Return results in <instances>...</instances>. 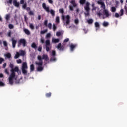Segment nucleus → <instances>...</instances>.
Returning <instances> with one entry per match:
<instances>
[{
  "mask_svg": "<svg viewBox=\"0 0 127 127\" xmlns=\"http://www.w3.org/2000/svg\"><path fill=\"white\" fill-rule=\"evenodd\" d=\"M29 27L30 28H31V29H32V30H33V29H34V26L33 25V24L32 23H30L29 25Z\"/></svg>",
  "mask_w": 127,
  "mask_h": 127,
  "instance_id": "72a5a7b5",
  "label": "nucleus"
},
{
  "mask_svg": "<svg viewBox=\"0 0 127 127\" xmlns=\"http://www.w3.org/2000/svg\"><path fill=\"white\" fill-rule=\"evenodd\" d=\"M84 9L86 11V13H84L86 16H89L90 15V3L89 2H86V6L84 7Z\"/></svg>",
  "mask_w": 127,
  "mask_h": 127,
  "instance_id": "39448f33",
  "label": "nucleus"
},
{
  "mask_svg": "<svg viewBox=\"0 0 127 127\" xmlns=\"http://www.w3.org/2000/svg\"><path fill=\"white\" fill-rule=\"evenodd\" d=\"M62 19L64 21V25H66V26L69 25L71 22V17L69 15H66L65 17V16L63 15L62 17Z\"/></svg>",
  "mask_w": 127,
  "mask_h": 127,
  "instance_id": "f03ea898",
  "label": "nucleus"
},
{
  "mask_svg": "<svg viewBox=\"0 0 127 127\" xmlns=\"http://www.w3.org/2000/svg\"><path fill=\"white\" fill-rule=\"evenodd\" d=\"M48 22V20H45L44 21V25H45V26H47V23Z\"/></svg>",
  "mask_w": 127,
  "mask_h": 127,
  "instance_id": "de8ad7c7",
  "label": "nucleus"
},
{
  "mask_svg": "<svg viewBox=\"0 0 127 127\" xmlns=\"http://www.w3.org/2000/svg\"><path fill=\"white\" fill-rule=\"evenodd\" d=\"M47 26H48V28H49V29H51V28H52V24L51 23H49L47 25Z\"/></svg>",
  "mask_w": 127,
  "mask_h": 127,
  "instance_id": "e433bc0d",
  "label": "nucleus"
},
{
  "mask_svg": "<svg viewBox=\"0 0 127 127\" xmlns=\"http://www.w3.org/2000/svg\"><path fill=\"white\" fill-rule=\"evenodd\" d=\"M12 0H9L7 1V3H9V4H12Z\"/></svg>",
  "mask_w": 127,
  "mask_h": 127,
  "instance_id": "5fc2aeb1",
  "label": "nucleus"
},
{
  "mask_svg": "<svg viewBox=\"0 0 127 127\" xmlns=\"http://www.w3.org/2000/svg\"><path fill=\"white\" fill-rule=\"evenodd\" d=\"M8 28H9V29H13L14 28V26H13V25L11 24H9L8 25Z\"/></svg>",
  "mask_w": 127,
  "mask_h": 127,
  "instance_id": "7c9ffc66",
  "label": "nucleus"
},
{
  "mask_svg": "<svg viewBox=\"0 0 127 127\" xmlns=\"http://www.w3.org/2000/svg\"><path fill=\"white\" fill-rule=\"evenodd\" d=\"M97 3L98 4H100L101 5V8H103L104 10L106 9V5H105V3L99 1L97 2Z\"/></svg>",
  "mask_w": 127,
  "mask_h": 127,
  "instance_id": "2eb2a0df",
  "label": "nucleus"
},
{
  "mask_svg": "<svg viewBox=\"0 0 127 127\" xmlns=\"http://www.w3.org/2000/svg\"><path fill=\"white\" fill-rule=\"evenodd\" d=\"M24 32H25V34H27V35H30V31L27 29L24 28L23 29Z\"/></svg>",
  "mask_w": 127,
  "mask_h": 127,
  "instance_id": "f3484780",
  "label": "nucleus"
},
{
  "mask_svg": "<svg viewBox=\"0 0 127 127\" xmlns=\"http://www.w3.org/2000/svg\"><path fill=\"white\" fill-rule=\"evenodd\" d=\"M55 55H56V52L55 51H52V56L53 57H55Z\"/></svg>",
  "mask_w": 127,
  "mask_h": 127,
  "instance_id": "4c0bfd02",
  "label": "nucleus"
},
{
  "mask_svg": "<svg viewBox=\"0 0 127 127\" xmlns=\"http://www.w3.org/2000/svg\"><path fill=\"white\" fill-rule=\"evenodd\" d=\"M57 28V27H56V24H53V29L54 31H55Z\"/></svg>",
  "mask_w": 127,
  "mask_h": 127,
  "instance_id": "f704fd0d",
  "label": "nucleus"
},
{
  "mask_svg": "<svg viewBox=\"0 0 127 127\" xmlns=\"http://www.w3.org/2000/svg\"><path fill=\"white\" fill-rule=\"evenodd\" d=\"M60 40L59 39H54V38H53L52 40V41L54 43H58V42H59Z\"/></svg>",
  "mask_w": 127,
  "mask_h": 127,
  "instance_id": "a211bd4d",
  "label": "nucleus"
},
{
  "mask_svg": "<svg viewBox=\"0 0 127 127\" xmlns=\"http://www.w3.org/2000/svg\"><path fill=\"white\" fill-rule=\"evenodd\" d=\"M4 86V83L2 81H0V86L3 87Z\"/></svg>",
  "mask_w": 127,
  "mask_h": 127,
  "instance_id": "3c124183",
  "label": "nucleus"
},
{
  "mask_svg": "<svg viewBox=\"0 0 127 127\" xmlns=\"http://www.w3.org/2000/svg\"><path fill=\"white\" fill-rule=\"evenodd\" d=\"M103 14H102V13L98 12H97V15L98 16H99V17H101V16Z\"/></svg>",
  "mask_w": 127,
  "mask_h": 127,
  "instance_id": "4d7b16f0",
  "label": "nucleus"
},
{
  "mask_svg": "<svg viewBox=\"0 0 127 127\" xmlns=\"http://www.w3.org/2000/svg\"><path fill=\"white\" fill-rule=\"evenodd\" d=\"M50 36H51V34L50 33H48L46 35V38H49V37H50Z\"/></svg>",
  "mask_w": 127,
  "mask_h": 127,
  "instance_id": "13d9d810",
  "label": "nucleus"
},
{
  "mask_svg": "<svg viewBox=\"0 0 127 127\" xmlns=\"http://www.w3.org/2000/svg\"><path fill=\"white\" fill-rule=\"evenodd\" d=\"M74 22H75V24H76V25L79 24V19H75L74 20Z\"/></svg>",
  "mask_w": 127,
  "mask_h": 127,
  "instance_id": "c03bdc74",
  "label": "nucleus"
},
{
  "mask_svg": "<svg viewBox=\"0 0 127 127\" xmlns=\"http://www.w3.org/2000/svg\"><path fill=\"white\" fill-rule=\"evenodd\" d=\"M25 1H24V0H20V4H24L25 3Z\"/></svg>",
  "mask_w": 127,
  "mask_h": 127,
  "instance_id": "8fccbe9b",
  "label": "nucleus"
},
{
  "mask_svg": "<svg viewBox=\"0 0 127 127\" xmlns=\"http://www.w3.org/2000/svg\"><path fill=\"white\" fill-rule=\"evenodd\" d=\"M31 47L34 49H36V48H37V46L36 45V44L33 42L31 45Z\"/></svg>",
  "mask_w": 127,
  "mask_h": 127,
  "instance_id": "4be33fe9",
  "label": "nucleus"
},
{
  "mask_svg": "<svg viewBox=\"0 0 127 127\" xmlns=\"http://www.w3.org/2000/svg\"><path fill=\"white\" fill-rule=\"evenodd\" d=\"M69 41V38H66L64 40V42H68Z\"/></svg>",
  "mask_w": 127,
  "mask_h": 127,
  "instance_id": "338daca9",
  "label": "nucleus"
},
{
  "mask_svg": "<svg viewBox=\"0 0 127 127\" xmlns=\"http://www.w3.org/2000/svg\"><path fill=\"white\" fill-rule=\"evenodd\" d=\"M20 55V54L18 52H17L16 54L14 56V58L15 59H17V58H18V57H19Z\"/></svg>",
  "mask_w": 127,
  "mask_h": 127,
  "instance_id": "473e14b6",
  "label": "nucleus"
},
{
  "mask_svg": "<svg viewBox=\"0 0 127 127\" xmlns=\"http://www.w3.org/2000/svg\"><path fill=\"white\" fill-rule=\"evenodd\" d=\"M12 41V45L13 48H15V46H16V43H17V41L15 40L14 38H12L11 39Z\"/></svg>",
  "mask_w": 127,
  "mask_h": 127,
  "instance_id": "4468645a",
  "label": "nucleus"
},
{
  "mask_svg": "<svg viewBox=\"0 0 127 127\" xmlns=\"http://www.w3.org/2000/svg\"><path fill=\"white\" fill-rule=\"evenodd\" d=\"M120 16H123V15H124V9H121L120 10Z\"/></svg>",
  "mask_w": 127,
  "mask_h": 127,
  "instance_id": "58836bf2",
  "label": "nucleus"
},
{
  "mask_svg": "<svg viewBox=\"0 0 127 127\" xmlns=\"http://www.w3.org/2000/svg\"><path fill=\"white\" fill-rule=\"evenodd\" d=\"M15 77V73H11L9 77V83L10 85H13V79Z\"/></svg>",
  "mask_w": 127,
  "mask_h": 127,
  "instance_id": "1a4fd4ad",
  "label": "nucleus"
},
{
  "mask_svg": "<svg viewBox=\"0 0 127 127\" xmlns=\"http://www.w3.org/2000/svg\"><path fill=\"white\" fill-rule=\"evenodd\" d=\"M0 78H3V74L2 73L0 74Z\"/></svg>",
  "mask_w": 127,
  "mask_h": 127,
  "instance_id": "774afa93",
  "label": "nucleus"
},
{
  "mask_svg": "<svg viewBox=\"0 0 127 127\" xmlns=\"http://www.w3.org/2000/svg\"><path fill=\"white\" fill-rule=\"evenodd\" d=\"M42 7L48 13L50 12V13H51V15H52V16H54L55 15V11H54V10H53L52 9H51L50 11L49 7H46V4H45V3H43L42 4Z\"/></svg>",
  "mask_w": 127,
  "mask_h": 127,
  "instance_id": "7ed1b4c3",
  "label": "nucleus"
},
{
  "mask_svg": "<svg viewBox=\"0 0 127 127\" xmlns=\"http://www.w3.org/2000/svg\"><path fill=\"white\" fill-rule=\"evenodd\" d=\"M12 33V32H11V30H9L7 34L8 37H11Z\"/></svg>",
  "mask_w": 127,
  "mask_h": 127,
  "instance_id": "393cba45",
  "label": "nucleus"
},
{
  "mask_svg": "<svg viewBox=\"0 0 127 127\" xmlns=\"http://www.w3.org/2000/svg\"><path fill=\"white\" fill-rule=\"evenodd\" d=\"M23 6L22 7L23 8H24V9H26V7L27 6V4L26 3V2H25L24 4H23Z\"/></svg>",
  "mask_w": 127,
  "mask_h": 127,
  "instance_id": "79ce46f5",
  "label": "nucleus"
},
{
  "mask_svg": "<svg viewBox=\"0 0 127 127\" xmlns=\"http://www.w3.org/2000/svg\"><path fill=\"white\" fill-rule=\"evenodd\" d=\"M45 46H46V50L47 52L50 51L51 48H49V46H50V40H46L45 41Z\"/></svg>",
  "mask_w": 127,
  "mask_h": 127,
  "instance_id": "9b49d317",
  "label": "nucleus"
},
{
  "mask_svg": "<svg viewBox=\"0 0 127 127\" xmlns=\"http://www.w3.org/2000/svg\"><path fill=\"white\" fill-rule=\"evenodd\" d=\"M5 19L7 22L8 21H9V20L10 19V14H8L6 15Z\"/></svg>",
  "mask_w": 127,
  "mask_h": 127,
  "instance_id": "aec40b11",
  "label": "nucleus"
},
{
  "mask_svg": "<svg viewBox=\"0 0 127 127\" xmlns=\"http://www.w3.org/2000/svg\"><path fill=\"white\" fill-rule=\"evenodd\" d=\"M102 25L103 26H104V27H107V26H108V25H109V23H108L107 22L104 21L103 22Z\"/></svg>",
  "mask_w": 127,
  "mask_h": 127,
  "instance_id": "b1692460",
  "label": "nucleus"
},
{
  "mask_svg": "<svg viewBox=\"0 0 127 127\" xmlns=\"http://www.w3.org/2000/svg\"><path fill=\"white\" fill-rule=\"evenodd\" d=\"M87 22L89 24H92V23L94 22V20L92 19H90L87 20Z\"/></svg>",
  "mask_w": 127,
  "mask_h": 127,
  "instance_id": "a878e982",
  "label": "nucleus"
},
{
  "mask_svg": "<svg viewBox=\"0 0 127 127\" xmlns=\"http://www.w3.org/2000/svg\"><path fill=\"white\" fill-rule=\"evenodd\" d=\"M13 4L14 6H16V7H19V2H18L16 0H13Z\"/></svg>",
  "mask_w": 127,
  "mask_h": 127,
  "instance_id": "dca6fc26",
  "label": "nucleus"
},
{
  "mask_svg": "<svg viewBox=\"0 0 127 127\" xmlns=\"http://www.w3.org/2000/svg\"><path fill=\"white\" fill-rule=\"evenodd\" d=\"M20 55H21V56H24L25 55V52L23 50H21L20 53Z\"/></svg>",
  "mask_w": 127,
  "mask_h": 127,
  "instance_id": "cd10ccee",
  "label": "nucleus"
},
{
  "mask_svg": "<svg viewBox=\"0 0 127 127\" xmlns=\"http://www.w3.org/2000/svg\"><path fill=\"white\" fill-rule=\"evenodd\" d=\"M42 50V46L41 45H40L38 48V51L41 52Z\"/></svg>",
  "mask_w": 127,
  "mask_h": 127,
  "instance_id": "a18cd8bd",
  "label": "nucleus"
},
{
  "mask_svg": "<svg viewBox=\"0 0 127 127\" xmlns=\"http://www.w3.org/2000/svg\"><path fill=\"white\" fill-rule=\"evenodd\" d=\"M95 27H96V30H98V29H99V28H100V24H99V23L98 22H96L95 23Z\"/></svg>",
  "mask_w": 127,
  "mask_h": 127,
  "instance_id": "412c9836",
  "label": "nucleus"
},
{
  "mask_svg": "<svg viewBox=\"0 0 127 127\" xmlns=\"http://www.w3.org/2000/svg\"><path fill=\"white\" fill-rule=\"evenodd\" d=\"M59 11L60 13H63L64 12V10L63 9H60Z\"/></svg>",
  "mask_w": 127,
  "mask_h": 127,
  "instance_id": "603ef678",
  "label": "nucleus"
},
{
  "mask_svg": "<svg viewBox=\"0 0 127 127\" xmlns=\"http://www.w3.org/2000/svg\"><path fill=\"white\" fill-rule=\"evenodd\" d=\"M5 73H6L7 75H9V72H8V70L7 69H6L5 70Z\"/></svg>",
  "mask_w": 127,
  "mask_h": 127,
  "instance_id": "052dcab7",
  "label": "nucleus"
},
{
  "mask_svg": "<svg viewBox=\"0 0 127 127\" xmlns=\"http://www.w3.org/2000/svg\"><path fill=\"white\" fill-rule=\"evenodd\" d=\"M40 42L43 44V43H44V39H43V38H41L40 40Z\"/></svg>",
  "mask_w": 127,
  "mask_h": 127,
  "instance_id": "49530a36",
  "label": "nucleus"
},
{
  "mask_svg": "<svg viewBox=\"0 0 127 127\" xmlns=\"http://www.w3.org/2000/svg\"><path fill=\"white\" fill-rule=\"evenodd\" d=\"M48 1L49 3H50L51 4H52L53 3V1H52V0H48Z\"/></svg>",
  "mask_w": 127,
  "mask_h": 127,
  "instance_id": "e2e57ef3",
  "label": "nucleus"
},
{
  "mask_svg": "<svg viewBox=\"0 0 127 127\" xmlns=\"http://www.w3.org/2000/svg\"><path fill=\"white\" fill-rule=\"evenodd\" d=\"M42 59H44L46 61H48L49 60V58L48 57V55L46 54H43L42 57H41V61H42Z\"/></svg>",
  "mask_w": 127,
  "mask_h": 127,
  "instance_id": "ddd939ff",
  "label": "nucleus"
},
{
  "mask_svg": "<svg viewBox=\"0 0 127 127\" xmlns=\"http://www.w3.org/2000/svg\"><path fill=\"white\" fill-rule=\"evenodd\" d=\"M56 48H57L58 50H61L62 51H63L64 49H65V44H63L62 45L61 43H59L56 46Z\"/></svg>",
  "mask_w": 127,
  "mask_h": 127,
  "instance_id": "9d476101",
  "label": "nucleus"
},
{
  "mask_svg": "<svg viewBox=\"0 0 127 127\" xmlns=\"http://www.w3.org/2000/svg\"><path fill=\"white\" fill-rule=\"evenodd\" d=\"M28 14L29 15H34V13H33V12H32V11L29 12Z\"/></svg>",
  "mask_w": 127,
  "mask_h": 127,
  "instance_id": "864d4df0",
  "label": "nucleus"
},
{
  "mask_svg": "<svg viewBox=\"0 0 127 127\" xmlns=\"http://www.w3.org/2000/svg\"><path fill=\"white\" fill-rule=\"evenodd\" d=\"M56 22H57V23H59V22H60L59 17H58V16L56 17Z\"/></svg>",
  "mask_w": 127,
  "mask_h": 127,
  "instance_id": "37998d69",
  "label": "nucleus"
},
{
  "mask_svg": "<svg viewBox=\"0 0 127 127\" xmlns=\"http://www.w3.org/2000/svg\"><path fill=\"white\" fill-rule=\"evenodd\" d=\"M38 59L39 61V62H36V65L37 66H38V67L37 68V70L38 72H41V71H43V67H42V65L43 64V61L41 60V56H38Z\"/></svg>",
  "mask_w": 127,
  "mask_h": 127,
  "instance_id": "f257e3e1",
  "label": "nucleus"
},
{
  "mask_svg": "<svg viewBox=\"0 0 127 127\" xmlns=\"http://www.w3.org/2000/svg\"><path fill=\"white\" fill-rule=\"evenodd\" d=\"M23 45V47H25L26 46V40L24 39H20L18 41V46H20L21 45Z\"/></svg>",
  "mask_w": 127,
  "mask_h": 127,
  "instance_id": "6e6552de",
  "label": "nucleus"
},
{
  "mask_svg": "<svg viewBox=\"0 0 127 127\" xmlns=\"http://www.w3.org/2000/svg\"><path fill=\"white\" fill-rule=\"evenodd\" d=\"M30 71L31 72H33V71H34V65L31 64L30 65Z\"/></svg>",
  "mask_w": 127,
  "mask_h": 127,
  "instance_id": "c85d7f7f",
  "label": "nucleus"
},
{
  "mask_svg": "<svg viewBox=\"0 0 127 127\" xmlns=\"http://www.w3.org/2000/svg\"><path fill=\"white\" fill-rule=\"evenodd\" d=\"M3 61H4V59L0 57V64H2V62H3Z\"/></svg>",
  "mask_w": 127,
  "mask_h": 127,
  "instance_id": "a19ab883",
  "label": "nucleus"
},
{
  "mask_svg": "<svg viewBox=\"0 0 127 127\" xmlns=\"http://www.w3.org/2000/svg\"><path fill=\"white\" fill-rule=\"evenodd\" d=\"M79 3H80V4H85V3H86V0H80L79 1Z\"/></svg>",
  "mask_w": 127,
  "mask_h": 127,
  "instance_id": "2f4dec72",
  "label": "nucleus"
},
{
  "mask_svg": "<svg viewBox=\"0 0 127 127\" xmlns=\"http://www.w3.org/2000/svg\"><path fill=\"white\" fill-rule=\"evenodd\" d=\"M103 14L105 15V17H103V19H105V17H109L111 14H109V11L105 9L103 11Z\"/></svg>",
  "mask_w": 127,
  "mask_h": 127,
  "instance_id": "f8f14e48",
  "label": "nucleus"
},
{
  "mask_svg": "<svg viewBox=\"0 0 127 127\" xmlns=\"http://www.w3.org/2000/svg\"><path fill=\"white\" fill-rule=\"evenodd\" d=\"M76 46H77V45L71 44L70 45V50H71V51H74V49H75V48Z\"/></svg>",
  "mask_w": 127,
  "mask_h": 127,
  "instance_id": "6ab92c4d",
  "label": "nucleus"
},
{
  "mask_svg": "<svg viewBox=\"0 0 127 127\" xmlns=\"http://www.w3.org/2000/svg\"><path fill=\"white\" fill-rule=\"evenodd\" d=\"M3 43L4 46H5V47H6V46H7V42H6V41H4L3 42Z\"/></svg>",
  "mask_w": 127,
  "mask_h": 127,
  "instance_id": "09e8293b",
  "label": "nucleus"
},
{
  "mask_svg": "<svg viewBox=\"0 0 127 127\" xmlns=\"http://www.w3.org/2000/svg\"><path fill=\"white\" fill-rule=\"evenodd\" d=\"M5 56H6V57H7V58H11V54L10 53H8L6 55H5Z\"/></svg>",
  "mask_w": 127,
  "mask_h": 127,
  "instance_id": "bb28decb",
  "label": "nucleus"
},
{
  "mask_svg": "<svg viewBox=\"0 0 127 127\" xmlns=\"http://www.w3.org/2000/svg\"><path fill=\"white\" fill-rule=\"evenodd\" d=\"M51 95H52L51 92H49V93H46L45 96L46 98H50V97H51Z\"/></svg>",
  "mask_w": 127,
  "mask_h": 127,
  "instance_id": "5701e85b",
  "label": "nucleus"
},
{
  "mask_svg": "<svg viewBox=\"0 0 127 127\" xmlns=\"http://www.w3.org/2000/svg\"><path fill=\"white\" fill-rule=\"evenodd\" d=\"M46 32H47V29L41 31L40 33L41 34H44V33H46Z\"/></svg>",
  "mask_w": 127,
  "mask_h": 127,
  "instance_id": "ea45409f",
  "label": "nucleus"
},
{
  "mask_svg": "<svg viewBox=\"0 0 127 127\" xmlns=\"http://www.w3.org/2000/svg\"><path fill=\"white\" fill-rule=\"evenodd\" d=\"M28 67H27V63H26V62H24L22 64V72L23 74V75H27V69H28Z\"/></svg>",
  "mask_w": 127,
  "mask_h": 127,
  "instance_id": "20e7f679",
  "label": "nucleus"
},
{
  "mask_svg": "<svg viewBox=\"0 0 127 127\" xmlns=\"http://www.w3.org/2000/svg\"><path fill=\"white\" fill-rule=\"evenodd\" d=\"M56 35L57 36H60V35H61V33L60 32H57Z\"/></svg>",
  "mask_w": 127,
  "mask_h": 127,
  "instance_id": "bf43d9fd",
  "label": "nucleus"
},
{
  "mask_svg": "<svg viewBox=\"0 0 127 127\" xmlns=\"http://www.w3.org/2000/svg\"><path fill=\"white\" fill-rule=\"evenodd\" d=\"M9 67L10 68H11V73H13L14 74H15V72H17L18 73V72H19V68H18V67L17 66L15 67L14 68V65H13V64H10L9 65Z\"/></svg>",
  "mask_w": 127,
  "mask_h": 127,
  "instance_id": "0eeeda50",
  "label": "nucleus"
},
{
  "mask_svg": "<svg viewBox=\"0 0 127 127\" xmlns=\"http://www.w3.org/2000/svg\"><path fill=\"white\" fill-rule=\"evenodd\" d=\"M115 17H116V18H118L120 16V15L119 14V13H116L115 14Z\"/></svg>",
  "mask_w": 127,
  "mask_h": 127,
  "instance_id": "6e6d98bb",
  "label": "nucleus"
},
{
  "mask_svg": "<svg viewBox=\"0 0 127 127\" xmlns=\"http://www.w3.org/2000/svg\"><path fill=\"white\" fill-rule=\"evenodd\" d=\"M70 3L71 4L69 6V8L71 11H74V7H77V3H76V0H72L71 1H70Z\"/></svg>",
  "mask_w": 127,
  "mask_h": 127,
  "instance_id": "423d86ee",
  "label": "nucleus"
},
{
  "mask_svg": "<svg viewBox=\"0 0 127 127\" xmlns=\"http://www.w3.org/2000/svg\"><path fill=\"white\" fill-rule=\"evenodd\" d=\"M24 20L25 22H27V17H26V16H24Z\"/></svg>",
  "mask_w": 127,
  "mask_h": 127,
  "instance_id": "69168bd1",
  "label": "nucleus"
},
{
  "mask_svg": "<svg viewBox=\"0 0 127 127\" xmlns=\"http://www.w3.org/2000/svg\"><path fill=\"white\" fill-rule=\"evenodd\" d=\"M116 10H117V9L115 7H112L111 8V11L112 12H116Z\"/></svg>",
  "mask_w": 127,
  "mask_h": 127,
  "instance_id": "c756f323",
  "label": "nucleus"
},
{
  "mask_svg": "<svg viewBox=\"0 0 127 127\" xmlns=\"http://www.w3.org/2000/svg\"><path fill=\"white\" fill-rule=\"evenodd\" d=\"M22 62V61H21V59L17 60V63H21Z\"/></svg>",
  "mask_w": 127,
  "mask_h": 127,
  "instance_id": "680f3d73",
  "label": "nucleus"
},
{
  "mask_svg": "<svg viewBox=\"0 0 127 127\" xmlns=\"http://www.w3.org/2000/svg\"><path fill=\"white\" fill-rule=\"evenodd\" d=\"M6 67V63H5L3 64V68H5Z\"/></svg>",
  "mask_w": 127,
  "mask_h": 127,
  "instance_id": "0e129e2a",
  "label": "nucleus"
},
{
  "mask_svg": "<svg viewBox=\"0 0 127 127\" xmlns=\"http://www.w3.org/2000/svg\"><path fill=\"white\" fill-rule=\"evenodd\" d=\"M50 61H56V58L55 57H51L50 59Z\"/></svg>",
  "mask_w": 127,
  "mask_h": 127,
  "instance_id": "c9c22d12",
  "label": "nucleus"
}]
</instances>
